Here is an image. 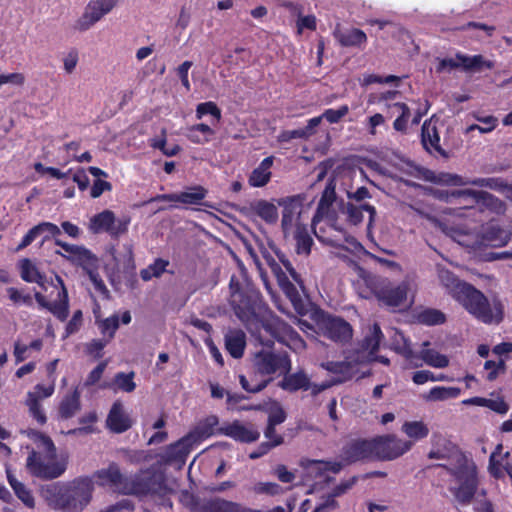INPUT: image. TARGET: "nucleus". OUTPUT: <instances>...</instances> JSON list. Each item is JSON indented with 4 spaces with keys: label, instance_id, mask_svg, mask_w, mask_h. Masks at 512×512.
Instances as JSON below:
<instances>
[{
    "label": "nucleus",
    "instance_id": "obj_39",
    "mask_svg": "<svg viewBox=\"0 0 512 512\" xmlns=\"http://www.w3.org/2000/svg\"><path fill=\"white\" fill-rule=\"evenodd\" d=\"M25 405L28 407L30 417L37 422L38 425L43 426L47 422V416L37 395L31 392L27 393Z\"/></svg>",
    "mask_w": 512,
    "mask_h": 512
},
{
    "label": "nucleus",
    "instance_id": "obj_13",
    "mask_svg": "<svg viewBox=\"0 0 512 512\" xmlns=\"http://www.w3.org/2000/svg\"><path fill=\"white\" fill-rule=\"evenodd\" d=\"M239 212L249 218L259 217L269 225L276 224L279 218L276 205L265 199L254 200L249 205L241 207Z\"/></svg>",
    "mask_w": 512,
    "mask_h": 512
},
{
    "label": "nucleus",
    "instance_id": "obj_20",
    "mask_svg": "<svg viewBox=\"0 0 512 512\" xmlns=\"http://www.w3.org/2000/svg\"><path fill=\"white\" fill-rule=\"evenodd\" d=\"M452 196L470 200L471 203L481 204L497 212L504 208V203L500 199L486 191H475L470 189L458 190L454 191Z\"/></svg>",
    "mask_w": 512,
    "mask_h": 512
},
{
    "label": "nucleus",
    "instance_id": "obj_32",
    "mask_svg": "<svg viewBox=\"0 0 512 512\" xmlns=\"http://www.w3.org/2000/svg\"><path fill=\"white\" fill-rule=\"evenodd\" d=\"M363 211L369 213V228L372 225V222L374 221L376 215L375 207L369 204L356 206L352 203H348L346 206L347 221L352 225H358L363 220Z\"/></svg>",
    "mask_w": 512,
    "mask_h": 512
},
{
    "label": "nucleus",
    "instance_id": "obj_1",
    "mask_svg": "<svg viewBox=\"0 0 512 512\" xmlns=\"http://www.w3.org/2000/svg\"><path fill=\"white\" fill-rule=\"evenodd\" d=\"M230 306L260 345L272 348L275 341L286 344L299 334L285 321L274 315L260 291L246 277L241 281L232 275L229 282Z\"/></svg>",
    "mask_w": 512,
    "mask_h": 512
},
{
    "label": "nucleus",
    "instance_id": "obj_27",
    "mask_svg": "<svg viewBox=\"0 0 512 512\" xmlns=\"http://www.w3.org/2000/svg\"><path fill=\"white\" fill-rule=\"evenodd\" d=\"M208 194L205 187L201 185H194L188 187L185 191L175 193L176 202L185 205H200L206 207H212L210 204L204 201Z\"/></svg>",
    "mask_w": 512,
    "mask_h": 512
},
{
    "label": "nucleus",
    "instance_id": "obj_17",
    "mask_svg": "<svg viewBox=\"0 0 512 512\" xmlns=\"http://www.w3.org/2000/svg\"><path fill=\"white\" fill-rule=\"evenodd\" d=\"M509 241L508 233L494 220L484 226L478 236V244L485 247H502Z\"/></svg>",
    "mask_w": 512,
    "mask_h": 512
},
{
    "label": "nucleus",
    "instance_id": "obj_26",
    "mask_svg": "<svg viewBox=\"0 0 512 512\" xmlns=\"http://www.w3.org/2000/svg\"><path fill=\"white\" fill-rule=\"evenodd\" d=\"M274 156L264 158L260 164L254 168L249 175L248 183L251 187L260 188L267 185L271 180V167L273 166Z\"/></svg>",
    "mask_w": 512,
    "mask_h": 512
},
{
    "label": "nucleus",
    "instance_id": "obj_9",
    "mask_svg": "<svg viewBox=\"0 0 512 512\" xmlns=\"http://www.w3.org/2000/svg\"><path fill=\"white\" fill-rule=\"evenodd\" d=\"M130 222L129 216L116 219L114 212L107 209L90 219L89 229L94 234L105 232L116 239L128 232Z\"/></svg>",
    "mask_w": 512,
    "mask_h": 512
},
{
    "label": "nucleus",
    "instance_id": "obj_25",
    "mask_svg": "<svg viewBox=\"0 0 512 512\" xmlns=\"http://www.w3.org/2000/svg\"><path fill=\"white\" fill-rule=\"evenodd\" d=\"M385 109L389 118L397 114V117L393 122L394 130L406 133L409 119L411 117V110L408 105L403 102H393L392 104H386Z\"/></svg>",
    "mask_w": 512,
    "mask_h": 512
},
{
    "label": "nucleus",
    "instance_id": "obj_63",
    "mask_svg": "<svg viewBox=\"0 0 512 512\" xmlns=\"http://www.w3.org/2000/svg\"><path fill=\"white\" fill-rule=\"evenodd\" d=\"M151 146L155 149L161 150V152L168 157L177 155L181 150L179 145H174L171 148H167L165 136L159 139H154L151 143Z\"/></svg>",
    "mask_w": 512,
    "mask_h": 512
},
{
    "label": "nucleus",
    "instance_id": "obj_2",
    "mask_svg": "<svg viewBox=\"0 0 512 512\" xmlns=\"http://www.w3.org/2000/svg\"><path fill=\"white\" fill-rule=\"evenodd\" d=\"M94 484L91 478L81 476L66 483L43 486L41 494L48 506L62 512H81L90 503Z\"/></svg>",
    "mask_w": 512,
    "mask_h": 512
},
{
    "label": "nucleus",
    "instance_id": "obj_35",
    "mask_svg": "<svg viewBox=\"0 0 512 512\" xmlns=\"http://www.w3.org/2000/svg\"><path fill=\"white\" fill-rule=\"evenodd\" d=\"M382 339L383 333L381 328L379 324L374 323L369 333L360 342V348L363 351H368L370 354H375L379 350Z\"/></svg>",
    "mask_w": 512,
    "mask_h": 512
},
{
    "label": "nucleus",
    "instance_id": "obj_38",
    "mask_svg": "<svg viewBox=\"0 0 512 512\" xmlns=\"http://www.w3.org/2000/svg\"><path fill=\"white\" fill-rule=\"evenodd\" d=\"M415 318L418 323L427 326L441 325L446 322V315L435 308H424L417 312Z\"/></svg>",
    "mask_w": 512,
    "mask_h": 512
},
{
    "label": "nucleus",
    "instance_id": "obj_43",
    "mask_svg": "<svg viewBox=\"0 0 512 512\" xmlns=\"http://www.w3.org/2000/svg\"><path fill=\"white\" fill-rule=\"evenodd\" d=\"M169 264L170 262L166 259L156 258L153 263L140 271V277L143 281H150L152 278H159L167 271Z\"/></svg>",
    "mask_w": 512,
    "mask_h": 512
},
{
    "label": "nucleus",
    "instance_id": "obj_62",
    "mask_svg": "<svg viewBox=\"0 0 512 512\" xmlns=\"http://www.w3.org/2000/svg\"><path fill=\"white\" fill-rule=\"evenodd\" d=\"M192 65V61L186 60L182 64H180L176 69L177 76L179 77L181 84L186 89V91H190L191 89L190 81L188 78V72Z\"/></svg>",
    "mask_w": 512,
    "mask_h": 512
},
{
    "label": "nucleus",
    "instance_id": "obj_47",
    "mask_svg": "<svg viewBox=\"0 0 512 512\" xmlns=\"http://www.w3.org/2000/svg\"><path fill=\"white\" fill-rule=\"evenodd\" d=\"M205 115H211L216 123H219L222 118L221 109L213 101L202 102L196 106V119L201 120Z\"/></svg>",
    "mask_w": 512,
    "mask_h": 512
},
{
    "label": "nucleus",
    "instance_id": "obj_24",
    "mask_svg": "<svg viewBox=\"0 0 512 512\" xmlns=\"http://www.w3.org/2000/svg\"><path fill=\"white\" fill-rule=\"evenodd\" d=\"M56 254L65 257L71 264L81 267L87 274L97 270L98 268L97 257L84 246H79L74 255L66 256L58 250L56 251Z\"/></svg>",
    "mask_w": 512,
    "mask_h": 512
},
{
    "label": "nucleus",
    "instance_id": "obj_30",
    "mask_svg": "<svg viewBox=\"0 0 512 512\" xmlns=\"http://www.w3.org/2000/svg\"><path fill=\"white\" fill-rule=\"evenodd\" d=\"M286 375L279 383V386L286 391L296 392L300 389L308 390L310 388V379L303 371H298L293 374L285 373Z\"/></svg>",
    "mask_w": 512,
    "mask_h": 512
},
{
    "label": "nucleus",
    "instance_id": "obj_8",
    "mask_svg": "<svg viewBox=\"0 0 512 512\" xmlns=\"http://www.w3.org/2000/svg\"><path fill=\"white\" fill-rule=\"evenodd\" d=\"M412 446V441L399 439L395 435L376 436L372 438L373 459L394 460L408 452Z\"/></svg>",
    "mask_w": 512,
    "mask_h": 512
},
{
    "label": "nucleus",
    "instance_id": "obj_56",
    "mask_svg": "<svg viewBox=\"0 0 512 512\" xmlns=\"http://www.w3.org/2000/svg\"><path fill=\"white\" fill-rule=\"evenodd\" d=\"M349 112L347 105H342L338 109H326L322 114V118H325L329 123H338L343 117Z\"/></svg>",
    "mask_w": 512,
    "mask_h": 512
},
{
    "label": "nucleus",
    "instance_id": "obj_36",
    "mask_svg": "<svg viewBox=\"0 0 512 512\" xmlns=\"http://www.w3.org/2000/svg\"><path fill=\"white\" fill-rule=\"evenodd\" d=\"M245 346L246 338L244 332L236 331L235 333L226 336L225 347L233 358H241L244 354Z\"/></svg>",
    "mask_w": 512,
    "mask_h": 512
},
{
    "label": "nucleus",
    "instance_id": "obj_12",
    "mask_svg": "<svg viewBox=\"0 0 512 512\" xmlns=\"http://www.w3.org/2000/svg\"><path fill=\"white\" fill-rule=\"evenodd\" d=\"M340 457L345 464L374 460L372 439L359 438L349 441L342 447Z\"/></svg>",
    "mask_w": 512,
    "mask_h": 512
},
{
    "label": "nucleus",
    "instance_id": "obj_46",
    "mask_svg": "<svg viewBox=\"0 0 512 512\" xmlns=\"http://www.w3.org/2000/svg\"><path fill=\"white\" fill-rule=\"evenodd\" d=\"M402 431L414 440L424 439L429 434V428L422 421H407L403 424Z\"/></svg>",
    "mask_w": 512,
    "mask_h": 512
},
{
    "label": "nucleus",
    "instance_id": "obj_29",
    "mask_svg": "<svg viewBox=\"0 0 512 512\" xmlns=\"http://www.w3.org/2000/svg\"><path fill=\"white\" fill-rule=\"evenodd\" d=\"M215 135V130L206 123L194 124L187 129V139L197 145L209 143Z\"/></svg>",
    "mask_w": 512,
    "mask_h": 512
},
{
    "label": "nucleus",
    "instance_id": "obj_41",
    "mask_svg": "<svg viewBox=\"0 0 512 512\" xmlns=\"http://www.w3.org/2000/svg\"><path fill=\"white\" fill-rule=\"evenodd\" d=\"M203 439L194 429L190 431L188 434L177 440L176 442L170 445L171 449H177L179 454L187 455L193 449L195 445L201 443Z\"/></svg>",
    "mask_w": 512,
    "mask_h": 512
},
{
    "label": "nucleus",
    "instance_id": "obj_15",
    "mask_svg": "<svg viewBox=\"0 0 512 512\" xmlns=\"http://www.w3.org/2000/svg\"><path fill=\"white\" fill-rule=\"evenodd\" d=\"M399 352L405 359L410 360L411 362L414 359H421L427 365L434 368H445L449 365V359L447 358V356L440 354L438 351L434 349H422L420 356H417L413 351L410 343H408L405 339L404 344L400 348Z\"/></svg>",
    "mask_w": 512,
    "mask_h": 512
},
{
    "label": "nucleus",
    "instance_id": "obj_11",
    "mask_svg": "<svg viewBox=\"0 0 512 512\" xmlns=\"http://www.w3.org/2000/svg\"><path fill=\"white\" fill-rule=\"evenodd\" d=\"M118 0H90L82 16L75 22L78 31H87L117 5Z\"/></svg>",
    "mask_w": 512,
    "mask_h": 512
},
{
    "label": "nucleus",
    "instance_id": "obj_44",
    "mask_svg": "<svg viewBox=\"0 0 512 512\" xmlns=\"http://www.w3.org/2000/svg\"><path fill=\"white\" fill-rule=\"evenodd\" d=\"M96 476L102 483L118 486L123 483V474L116 463H111L106 469L97 471Z\"/></svg>",
    "mask_w": 512,
    "mask_h": 512
},
{
    "label": "nucleus",
    "instance_id": "obj_45",
    "mask_svg": "<svg viewBox=\"0 0 512 512\" xmlns=\"http://www.w3.org/2000/svg\"><path fill=\"white\" fill-rule=\"evenodd\" d=\"M439 280L441 284L448 290L453 299L455 298L456 291L467 284V282L461 281L459 278H457L454 273L445 269L439 272Z\"/></svg>",
    "mask_w": 512,
    "mask_h": 512
},
{
    "label": "nucleus",
    "instance_id": "obj_52",
    "mask_svg": "<svg viewBox=\"0 0 512 512\" xmlns=\"http://www.w3.org/2000/svg\"><path fill=\"white\" fill-rule=\"evenodd\" d=\"M254 493L258 495L276 496L284 492L283 488L275 482H258L253 486Z\"/></svg>",
    "mask_w": 512,
    "mask_h": 512
},
{
    "label": "nucleus",
    "instance_id": "obj_48",
    "mask_svg": "<svg viewBox=\"0 0 512 512\" xmlns=\"http://www.w3.org/2000/svg\"><path fill=\"white\" fill-rule=\"evenodd\" d=\"M336 199V191L335 185L333 182H329L326 184L325 189L322 192L321 198L318 202L317 212L324 214L329 208L332 206L333 202Z\"/></svg>",
    "mask_w": 512,
    "mask_h": 512
},
{
    "label": "nucleus",
    "instance_id": "obj_28",
    "mask_svg": "<svg viewBox=\"0 0 512 512\" xmlns=\"http://www.w3.org/2000/svg\"><path fill=\"white\" fill-rule=\"evenodd\" d=\"M456 59L458 60L459 68H462L466 72H476L483 69L494 68V63L490 60H486L481 54L470 56L458 52L456 53Z\"/></svg>",
    "mask_w": 512,
    "mask_h": 512
},
{
    "label": "nucleus",
    "instance_id": "obj_49",
    "mask_svg": "<svg viewBox=\"0 0 512 512\" xmlns=\"http://www.w3.org/2000/svg\"><path fill=\"white\" fill-rule=\"evenodd\" d=\"M471 185L496 191H504L508 187L507 183L500 177L474 178L471 180Z\"/></svg>",
    "mask_w": 512,
    "mask_h": 512
},
{
    "label": "nucleus",
    "instance_id": "obj_16",
    "mask_svg": "<svg viewBox=\"0 0 512 512\" xmlns=\"http://www.w3.org/2000/svg\"><path fill=\"white\" fill-rule=\"evenodd\" d=\"M324 335L332 341L346 343L352 338V326L341 317L329 316L323 321Z\"/></svg>",
    "mask_w": 512,
    "mask_h": 512
},
{
    "label": "nucleus",
    "instance_id": "obj_40",
    "mask_svg": "<svg viewBox=\"0 0 512 512\" xmlns=\"http://www.w3.org/2000/svg\"><path fill=\"white\" fill-rule=\"evenodd\" d=\"M294 238L296 241L297 254L309 255L313 245V239L305 225L298 224L296 226Z\"/></svg>",
    "mask_w": 512,
    "mask_h": 512
},
{
    "label": "nucleus",
    "instance_id": "obj_42",
    "mask_svg": "<svg viewBox=\"0 0 512 512\" xmlns=\"http://www.w3.org/2000/svg\"><path fill=\"white\" fill-rule=\"evenodd\" d=\"M460 393L461 389L458 387L435 386L430 389L424 398L427 401H445L457 398Z\"/></svg>",
    "mask_w": 512,
    "mask_h": 512
},
{
    "label": "nucleus",
    "instance_id": "obj_31",
    "mask_svg": "<svg viewBox=\"0 0 512 512\" xmlns=\"http://www.w3.org/2000/svg\"><path fill=\"white\" fill-rule=\"evenodd\" d=\"M80 408V393L75 389L72 393L65 395L59 403V417L61 419H70L80 410Z\"/></svg>",
    "mask_w": 512,
    "mask_h": 512
},
{
    "label": "nucleus",
    "instance_id": "obj_33",
    "mask_svg": "<svg viewBox=\"0 0 512 512\" xmlns=\"http://www.w3.org/2000/svg\"><path fill=\"white\" fill-rule=\"evenodd\" d=\"M239 503L215 497L204 501L200 507V512H236Z\"/></svg>",
    "mask_w": 512,
    "mask_h": 512
},
{
    "label": "nucleus",
    "instance_id": "obj_3",
    "mask_svg": "<svg viewBox=\"0 0 512 512\" xmlns=\"http://www.w3.org/2000/svg\"><path fill=\"white\" fill-rule=\"evenodd\" d=\"M26 433L37 448L31 449L26 459V468L29 473L42 480H53L60 477L66 471L67 463L58 460L52 439L34 429H29Z\"/></svg>",
    "mask_w": 512,
    "mask_h": 512
},
{
    "label": "nucleus",
    "instance_id": "obj_50",
    "mask_svg": "<svg viewBox=\"0 0 512 512\" xmlns=\"http://www.w3.org/2000/svg\"><path fill=\"white\" fill-rule=\"evenodd\" d=\"M114 383L121 391L131 393L136 389V383L134 382V372L128 374L119 372L114 377Z\"/></svg>",
    "mask_w": 512,
    "mask_h": 512
},
{
    "label": "nucleus",
    "instance_id": "obj_37",
    "mask_svg": "<svg viewBox=\"0 0 512 512\" xmlns=\"http://www.w3.org/2000/svg\"><path fill=\"white\" fill-rule=\"evenodd\" d=\"M279 287L282 289V291L285 293L287 298L291 301L293 304L295 310L300 312V308L303 306L302 298L296 288V286L290 281L289 277L285 273L282 276H279L277 279Z\"/></svg>",
    "mask_w": 512,
    "mask_h": 512
},
{
    "label": "nucleus",
    "instance_id": "obj_23",
    "mask_svg": "<svg viewBox=\"0 0 512 512\" xmlns=\"http://www.w3.org/2000/svg\"><path fill=\"white\" fill-rule=\"evenodd\" d=\"M333 36L342 47L364 48L367 43L366 33L359 28L341 30L339 26L333 31Z\"/></svg>",
    "mask_w": 512,
    "mask_h": 512
},
{
    "label": "nucleus",
    "instance_id": "obj_14",
    "mask_svg": "<svg viewBox=\"0 0 512 512\" xmlns=\"http://www.w3.org/2000/svg\"><path fill=\"white\" fill-rule=\"evenodd\" d=\"M303 199L301 195H293L278 200V205L283 208L281 227L285 235L290 233L296 218L301 214Z\"/></svg>",
    "mask_w": 512,
    "mask_h": 512
},
{
    "label": "nucleus",
    "instance_id": "obj_58",
    "mask_svg": "<svg viewBox=\"0 0 512 512\" xmlns=\"http://www.w3.org/2000/svg\"><path fill=\"white\" fill-rule=\"evenodd\" d=\"M281 445L280 438H277L274 442H262L255 450H253L249 454V458L252 460H256L261 458L262 456L268 454L272 449Z\"/></svg>",
    "mask_w": 512,
    "mask_h": 512
},
{
    "label": "nucleus",
    "instance_id": "obj_51",
    "mask_svg": "<svg viewBox=\"0 0 512 512\" xmlns=\"http://www.w3.org/2000/svg\"><path fill=\"white\" fill-rule=\"evenodd\" d=\"M219 419L216 415H210L204 419L195 430L204 440L214 434V428L218 425Z\"/></svg>",
    "mask_w": 512,
    "mask_h": 512
},
{
    "label": "nucleus",
    "instance_id": "obj_19",
    "mask_svg": "<svg viewBox=\"0 0 512 512\" xmlns=\"http://www.w3.org/2000/svg\"><path fill=\"white\" fill-rule=\"evenodd\" d=\"M220 433L241 443H253L260 438V432L254 425H244L238 420L221 427Z\"/></svg>",
    "mask_w": 512,
    "mask_h": 512
},
{
    "label": "nucleus",
    "instance_id": "obj_61",
    "mask_svg": "<svg viewBox=\"0 0 512 512\" xmlns=\"http://www.w3.org/2000/svg\"><path fill=\"white\" fill-rule=\"evenodd\" d=\"M307 134L301 129H295V130H283L280 132V134L277 136V140L280 143H288L293 139H307Z\"/></svg>",
    "mask_w": 512,
    "mask_h": 512
},
{
    "label": "nucleus",
    "instance_id": "obj_64",
    "mask_svg": "<svg viewBox=\"0 0 512 512\" xmlns=\"http://www.w3.org/2000/svg\"><path fill=\"white\" fill-rule=\"evenodd\" d=\"M287 414L281 406H276L269 411L267 424L278 426L285 422Z\"/></svg>",
    "mask_w": 512,
    "mask_h": 512
},
{
    "label": "nucleus",
    "instance_id": "obj_4",
    "mask_svg": "<svg viewBox=\"0 0 512 512\" xmlns=\"http://www.w3.org/2000/svg\"><path fill=\"white\" fill-rule=\"evenodd\" d=\"M19 267L20 276L25 282L36 283L45 291L48 289V285L58 289L57 300L54 302L48 301L41 292H35L34 298L39 307L48 310L60 321L66 320L69 315V298L68 291L61 276L55 273L54 277L48 280L45 274L40 272L37 266L28 258L22 259Z\"/></svg>",
    "mask_w": 512,
    "mask_h": 512
},
{
    "label": "nucleus",
    "instance_id": "obj_6",
    "mask_svg": "<svg viewBox=\"0 0 512 512\" xmlns=\"http://www.w3.org/2000/svg\"><path fill=\"white\" fill-rule=\"evenodd\" d=\"M448 471L459 483L457 487L450 488L456 501L463 506L470 504L478 487L476 467L464 463L455 468H449Z\"/></svg>",
    "mask_w": 512,
    "mask_h": 512
},
{
    "label": "nucleus",
    "instance_id": "obj_55",
    "mask_svg": "<svg viewBox=\"0 0 512 512\" xmlns=\"http://www.w3.org/2000/svg\"><path fill=\"white\" fill-rule=\"evenodd\" d=\"M119 327V319L116 315L102 320L99 324V329L103 335L108 334L109 339H112Z\"/></svg>",
    "mask_w": 512,
    "mask_h": 512
},
{
    "label": "nucleus",
    "instance_id": "obj_60",
    "mask_svg": "<svg viewBox=\"0 0 512 512\" xmlns=\"http://www.w3.org/2000/svg\"><path fill=\"white\" fill-rule=\"evenodd\" d=\"M239 383H240L241 387L245 391H247L249 393H258V392L262 391L264 388H266V386L269 383V380H262L260 382H257V383L253 384V382H250L246 378V376L240 375L239 376Z\"/></svg>",
    "mask_w": 512,
    "mask_h": 512
},
{
    "label": "nucleus",
    "instance_id": "obj_10",
    "mask_svg": "<svg viewBox=\"0 0 512 512\" xmlns=\"http://www.w3.org/2000/svg\"><path fill=\"white\" fill-rule=\"evenodd\" d=\"M254 366L261 375H271L277 371L288 373L291 369V360L286 353L276 354L261 350L254 356Z\"/></svg>",
    "mask_w": 512,
    "mask_h": 512
},
{
    "label": "nucleus",
    "instance_id": "obj_53",
    "mask_svg": "<svg viewBox=\"0 0 512 512\" xmlns=\"http://www.w3.org/2000/svg\"><path fill=\"white\" fill-rule=\"evenodd\" d=\"M484 369L487 370L486 380L494 381L499 374H503L506 371V364L503 359H500L498 362L493 360H487L484 363Z\"/></svg>",
    "mask_w": 512,
    "mask_h": 512
},
{
    "label": "nucleus",
    "instance_id": "obj_59",
    "mask_svg": "<svg viewBox=\"0 0 512 512\" xmlns=\"http://www.w3.org/2000/svg\"><path fill=\"white\" fill-rule=\"evenodd\" d=\"M280 265L285 268L286 272H288L290 278L297 283L299 286L303 287V281L301 275L295 270L292 263L286 258L283 253H277Z\"/></svg>",
    "mask_w": 512,
    "mask_h": 512
},
{
    "label": "nucleus",
    "instance_id": "obj_34",
    "mask_svg": "<svg viewBox=\"0 0 512 512\" xmlns=\"http://www.w3.org/2000/svg\"><path fill=\"white\" fill-rule=\"evenodd\" d=\"M7 480L13 489L15 495L22 501L28 508L35 507V499L30 489H28L22 482L9 471H7Z\"/></svg>",
    "mask_w": 512,
    "mask_h": 512
},
{
    "label": "nucleus",
    "instance_id": "obj_18",
    "mask_svg": "<svg viewBox=\"0 0 512 512\" xmlns=\"http://www.w3.org/2000/svg\"><path fill=\"white\" fill-rule=\"evenodd\" d=\"M133 426V420L125 412L121 401H115L106 418V427L113 433L121 434L128 431Z\"/></svg>",
    "mask_w": 512,
    "mask_h": 512
},
{
    "label": "nucleus",
    "instance_id": "obj_57",
    "mask_svg": "<svg viewBox=\"0 0 512 512\" xmlns=\"http://www.w3.org/2000/svg\"><path fill=\"white\" fill-rule=\"evenodd\" d=\"M281 445L280 438H277L274 442H262L255 450H253L249 454V458L252 460H256L261 458L262 456L268 454L272 449Z\"/></svg>",
    "mask_w": 512,
    "mask_h": 512
},
{
    "label": "nucleus",
    "instance_id": "obj_7",
    "mask_svg": "<svg viewBox=\"0 0 512 512\" xmlns=\"http://www.w3.org/2000/svg\"><path fill=\"white\" fill-rule=\"evenodd\" d=\"M372 292L382 306L399 308L406 306L409 282L395 284L388 278H377L372 282Z\"/></svg>",
    "mask_w": 512,
    "mask_h": 512
},
{
    "label": "nucleus",
    "instance_id": "obj_54",
    "mask_svg": "<svg viewBox=\"0 0 512 512\" xmlns=\"http://www.w3.org/2000/svg\"><path fill=\"white\" fill-rule=\"evenodd\" d=\"M39 235L45 234L42 238L41 244H44L46 241L50 240L51 237L58 239L57 237L61 234L60 228L51 222H41L36 225Z\"/></svg>",
    "mask_w": 512,
    "mask_h": 512
},
{
    "label": "nucleus",
    "instance_id": "obj_5",
    "mask_svg": "<svg viewBox=\"0 0 512 512\" xmlns=\"http://www.w3.org/2000/svg\"><path fill=\"white\" fill-rule=\"evenodd\" d=\"M454 300L471 314L475 319L484 324H499L504 319V305L498 297L490 302L484 293L472 284L459 288Z\"/></svg>",
    "mask_w": 512,
    "mask_h": 512
},
{
    "label": "nucleus",
    "instance_id": "obj_21",
    "mask_svg": "<svg viewBox=\"0 0 512 512\" xmlns=\"http://www.w3.org/2000/svg\"><path fill=\"white\" fill-rule=\"evenodd\" d=\"M163 478L154 472L146 471L132 482L133 492L138 495L158 493L163 486Z\"/></svg>",
    "mask_w": 512,
    "mask_h": 512
},
{
    "label": "nucleus",
    "instance_id": "obj_22",
    "mask_svg": "<svg viewBox=\"0 0 512 512\" xmlns=\"http://www.w3.org/2000/svg\"><path fill=\"white\" fill-rule=\"evenodd\" d=\"M421 143L424 149L432 153H437L442 157H447V152L440 145V135L435 125L430 121H424L421 127Z\"/></svg>",
    "mask_w": 512,
    "mask_h": 512
}]
</instances>
